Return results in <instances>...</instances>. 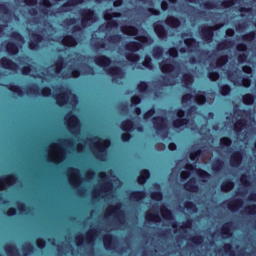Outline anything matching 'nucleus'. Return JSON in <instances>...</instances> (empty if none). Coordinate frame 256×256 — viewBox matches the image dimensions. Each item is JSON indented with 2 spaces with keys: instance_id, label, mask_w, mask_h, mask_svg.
Instances as JSON below:
<instances>
[{
  "instance_id": "f257e3e1",
  "label": "nucleus",
  "mask_w": 256,
  "mask_h": 256,
  "mask_svg": "<svg viewBox=\"0 0 256 256\" xmlns=\"http://www.w3.org/2000/svg\"><path fill=\"white\" fill-rule=\"evenodd\" d=\"M142 48H143V44L140 42L130 41L126 43L124 46V49L126 51H129V53L125 54L127 61L132 64L137 63L141 59V56L137 54V51H139V49H142Z\"/></svg>"
},
{
  "instance_id": "f03ea898",
  "label": "nucleus",
  "mask_w": 256,
  "mask_h": 256,
  "mask_svg": "<svg viewBox=\"0 0 256 256\" xmlns=\"http://www.w3.org/2000/svg\"><path fill=\"white\" fill-rule=\"evenodd\" d=\"M79 15L81 17V27L84 29L97 21V14H95L93 8H82L79 10Z\"/></svg>"
},
{
  "instance_id": "7ed1b4c3",
  "label": "nucleus",
  "mask_w": 256,
  "mask_h": 256,
  "mask_svg": "<svg viewBox=\"0 0 256 256\" xmlns=\"http://www.w3.org/2000/svg\"><path fill=\"white\" fill-rule=\"evenodd\" d=\"M93 141L96 142V159L99 161H103L105 155H107V147L111 144L109 140H102L101 137L95 136L92 138Z\"/></svg>"
},
{
  "instance_id": "20e7f679",
  "label": "nucleus",
  "mask_w": 256,
  "mask_h": 256,
  "mask_svg": "<svg viewBox=\"0 0 256 256\" xmlns=\"http://www.w3.org/2000/svg\"><path fill=\"white\" fill-rule=\"evenodd\" d=\"M217 28L211 25H203L200 27V36L204 43H213L215 37V31Z\"/></svg>"
},
{
  "instance_id": "39448f33",
  "label": "nucleus",
  "mask_w": 256,
  "mask_h": 256,
  "mask_svg": "<svg viewBox=\"0 0 256 256\" xmlns=\"http://www.w3.org/2000/svg\"><path fill=\"white\" fill-rule=\"evenodd\" d=\"M58 91H62L57 94L55 99L59 107H65L69 103V95H71V90L69 88L60 87Z\"/></svg>"
},
{
  "instance_id": "423d86ee",
  "label": "nucleus",
  "mask_w": 256,
  "mask_h": 256,
  "mask_svg": "<svg viewBox=\"0 0 256 256\" xmlns=\"http://www.w3.org/2000/svg\"><path fill=\"white\" fill-rule=\"evenodd\" d=\"M121 17V12H109L106 11L104 13V19L107 21L106 27H109L110 29L113 27H119V21L115 19H119Z\"/></svg>"
},
{
  "instance_id": "0eeeda50",
  "label": "nucleus",
  "mask_w": 256,
  "mask_h": 256,
  "mask_svg": "<svg viewBox=\"0 0 256 256\" xmlns=\"http://www.w3.org/2000/svg\"><path fill=\"white\" fill-rule=\"evenodd\" d=\"M95 235H97V229H91L86 234V238L83 235H79L76 237V245L77 247H83V241H86L89 245L93 244L95 241Z\"/></svg>"
},
{
  "instance_id": "6e6552de",
  "label": "nucleus",
  "mask_w": 256,
  "mask_h": 256,
  "mask_svg": "<svg viewBox=\"0 0 256 256\" xmlns=\"http://www.w3.org/2000/svg\"><path fill=\"white\" fill-rule=\"evenodd\" d=\"M26 93L27 95H42V97H51V88L46 86L39 92V86L37 84H33L27 88Z\"/></svg>"
},
{
  "instance_id": "1a4fd4ad",
  "label": "nucleus",
  "mask_w": 256,
  "mask_h": 256,
  "mask_svg": "<svg viewBox=\"0 0 256 256\" xmlns=\"http://www.w3.org/2000/svg\"><path fill=\"white\" fill-rule=\"evenodd\" d=\"M121 207H123V204L121 203H118L115 206H110L109 209L106 211V215L108 216L115 215V217L119 219L120 223H123L125 212L121 210Z\"/></svg>"
},
{
  "instance_id": "9d476101",
  "label": "nucleus",
  "mask_w": 256,
  "mask_h": 256,
  "mask_svg": "<svg viewBox=\"0 0 256 256\" xmlns=\"http://www.w3.org/2000/svg\"><path fill=\"white\" fill-rule=\"evenodd\" d=\"M44 39L45 38L43 37L42 34L37 32H32L31 40L28 42V48L31 51H37V49H39V43H43Z\"/></svg>"
},
{
  "instance_id": "9b49d317",
  "label": "nucleus",
  "mask_w": 256,
  "mask_h": 256,
  "mask_svg": "<svg viewBox=\"0 0 256 256\" xmlns=\"http://www.w3.org/2000/svg\"><path fill=\"white\" fill-rule=\"evenodd\" d=\"M68 117V127L70 131H73V135H78L79 127L81 126V122L79 121V117L74 114H67Z\"/></svg>"
},
{
  "instance_id": "f8f14e48",
  "label": "nucleus",
  "mask_w": 256,
  "mask_h": 256,
  "mask_svg": "<svg viewBox=\"0 0 256 256\" xmlns=\"http://www.w3.org/2000/svg\"><path fill=\"white\" fill-rule=\"evenodd\" d=\"M17 183V174H9L6 176L0 177V191L5 189V185L10 187V185H15Z\"/></svg>"
},
{
  "instance_id": "ddd939ff",
  "label": "nucleus",
  "mask_w": 256,
  "mask_h": 256,
  "mask_svg": "<svg viewBox=\"0 0 256 256\" xmlns=\"http://www.w3.org/2000/svg\"><path fill=\"white\" fill-rule=\"evenodd\" d=\"M163 21H158L153 24L154 33L157 35L158 38L161 39V41L167 39V29H165V26H163Z\"/></svg>"
},
{
  "instance_id": "4468645a",
  "label": "nucleus",
  "mask_w": 256,
  "mask_h": 256,
  "mask_svg": "<svg viewBox=\"0 0 256 256\" xmlns=\"http://www.w3.org/2000/svg\"><path fill=\"white\" fill-rule=\"evenodd\" d=\"M173 63H175V61L170 59H166L160 62L159 63L160 71L166 75H168L169 73H173V71H175V65H173Z\"/></svg>"
},
{
  "instance_id": "2eb2a0df",
  "label": "nucleus",
  "mask_w": 256,
  "mask_h": 256,
  "mask_svg": "<svg viewBox=\"0 0 256 256\" xmlns=\"http://www.w3.org/2000/svg\"><path fill=\"white\" fill-rule=\"evenodd\" d=\"M84 0H68L62 4L56 11V13H69V7H75L76 5H82Z\"/></svg>"
},
{
  "instance_id": "dca6fc26",
  "label": "nucleus",
  "mask_w": 256,
  "mask_h": 256,
  "mask_svg": "<svg viewBox=\"0 0 256 256\" xmlns=\"http://www.w3.org/2000/svg\"><path fill=\"white\" fill-rule=\"evenodd\" d=\"M0 66H2L3 69H8L10 71H17V69H19V64L7 57H2L0 59Z\"/></svg>"
},
{
  "instance_id": "f3484780",
  "label": "nucleus",
  "mask_w": 256,
  "mask_h": 256,
  "mask_svg": "<svg viewBox=\"0 0 256 256\" xmlns=\"http://www.w3.org/2000/svg\"><path fill=\"white\" fill-rule=\"evenodd\" d=\"M241 163H243V152L235 151L230 159L231 167H240Z\"/></svg>"
},
{
  "instance_id": "a211bd4d",
  "label": "nucleus",
  "mask_w": 256,
  "mask_h": 256,
  "mask_svg": "<svg viewBox=\"0 0 256 256\" xmlns=\"http://www.w3.org/2000/svg\"><path fill=\"white\" fill-rule=\"evenodd\" d=\"M94 63L99 67H109L111 65L112 60L109 56L106 55H99L94 57Z\"/></svg>"
},
{
  "instance_id": "6ab92c4d",
  "label": "nucleus",
  "mask_w": 256,
  "mask_h": 256,
  "mask_svg": "<svg viewBox=\"0 0 256 256\" xmlns=\"http://www.w3.org/2000/svg\"><path fill=\"white\" fill-rule=\"evenodd\" d=\"M120 129L124 133H133L135 131V122L131 119L123 120L120 124Z\"/></svg>"
},
{
  "instance_id": "aec40b11",
  "label": "nucleus",
  "mask_w": 256,
  "mask_h": 256,
  "mask_svg": "<svg viewBox=\"0 0 256 256\" xmlns=\"http://www.w3.org/2000/svg\"><path fill=\"white\" fill-rule=\"evenodd\" d=\"M152 123L154 125V129L156 131H163V129L167 128V124H165V118L163 116H156L152 119Z\"/></svg>"
},
{
  "instance_id": "412c9836",
  "label": "nucleus",
  "mask_w": 256,
  "mask_h": 256,
  "mask_svg": "<svg viewBox=\"0 0 256 256\" xmlns=\"http://www.w3.org/2000/svg\"><path fill=\"white\" fill-rule=\"evenodd\" d=\"M146 197L147 193H145V191L136 190L130 193L129 199L130 201H136V203H141V201H143V199H145Z\"/></svg>"
},
{
  "instance_id": "4be33fe9",
  "label": "nucleus",
  "mask_w": 256,
  "mask_h": 256,
  "mask_svg": "<svg viewBox=\"0 0 256 256\" xmlns=\"http://www.w3.org/2000/svg\"><path fill=\"white\" fill-rule=\"evenodd\" d=\"M184 189L190 193H197L199 191V185H197V179L190 178L185 184Z\"/></svg>"
},
{
  "instance_id": "5701e85b",
  "label": "nucleus",
  "mask_w": 256,
  "mask_h": 256,
  "mask_svg": "<svg viewBox=\"0 0 256 256\" xmlns=\"http://www.w3.org/2000/svg\"><path fill=\"white\" fill-rule=\"evenodd\" d=\"M107 75H110L112 79H116V77H121L123 75V69L119 66H112L106 69Z\"/></svg>"
},
{
  "instance_id": "b1692460",
  "label": "nucleus",
  "mask_w": 256,
  "mask_h": 256,
  "mask_svg": "<svg viewBox=\"0 0 256 256\" xmlns=\"http://www.w3.org/2000/svg\"><path fill=\"white\" fill-rule=\"evenodd\" d=\"M62 45L64 47H77V38L73 35H66L62 39Z\"/></svg>"
},
{
  "instance_id": "393cba45",
  "label": "nucleus",
  "mask_w": 256,
  "mask_h": 256,
  "mask_svg": "<svg viewBox=\"0 0 256 256\" xmlns=\"http://www.w3.org/2000/svg\"><path fill=\"white\" fill-rule=\"evenodd\" d=\"M113 239H114V237L112 236V234H106L103 237V245H104V249H106V251H111V250L115 249V246L113 245Z\"/></svg>"
},
{
  "instance_id": "a878e982",
  "label": "nucleus",
  "mask_w": 256,
  "mask_h": 256,
  "mask_svg": "<svg viewBox=\"0 0 256 256\" xmlns=\"http://www.w3.org/2000/svg\"><path fill=\"white\" fill-rule=\"evenodd\" d=\"M164 23L168 25V27H171L172 29H175L181 25V20L175 16H168Z\"/></svg>"
},
{
  "instance_id": "bb28decb",
  "label": "nucleus",
  "mask_w": 256,
  "mask_h": 256,
  "mask_svg": "<svg viewBox=\"0 0 256 256\" xmlns=\"http://www.w3.org/2000/svg\"><path fill=\"white\" fill-rule=\"evenodd\" d=\"M224 167L225 161L221 160L220 158L215 159L211 165V169L212 171H214V173H221Z\"/></svg>"
},
{
  "instance_id": "cd10ccee",
  "label": "nucleus",
  "mask_w": 256,
  "mask_h": 256,
  "mask_svg": "<svg viewBox=\"0 0 256 256\" xmlns=\"http://www.w3.org/2000/svg\"><path fill=\"white\" fill-rule=\"evenodd\" d=\"M189 125V119L188 118H177L176 120H173L172 127L174 129H181L182 127H187Z\"/></svg>"
},
{
  "instance_id": "c85d7f7f",
  "label": "nucleus",
  "mask_w": 256,
  "mask_h": 256,
  "mask_svg": "<svg viewBox=\"0 0 256 256\" xmlns=\"http://www.w3.org/2000/svg\"><path fill=\"white\" fill-rule=\"evenodd\" d=\"M121 31L122 33H124V35H132L133 37H135L139 33V29L131 25L122 26Z\"/></svg>"
},
{
  "instance_id": "c756f323",
  "label": "nucleus",
  "mask_w": 256,
  "mask_h": 256,
  "mask_svg": "<svg viewBox=\"0 0 256 256\" xmlns=\"http://www.w3.org/2000/svg\"><path fill=\"white\" fill-rule=\"evenodd\" d=\"M4 251L6 252V254L8 256H21L19 254V250L17 249V247L14 244H6L4 246Z\"/></svg>"
},
{
  "instance_id": "7c9ffc66",
  "label": "nucleus",
  "mask_w": 256,
  "mask_h": 256,
  "mask_svg": "<svg viewBox=\"0 0 256 256\" xmlns=\"http://www.w3.org/2000/svg\"><path fill=\"white\" fill-rule=\"evenodd\" d=\"M233 187H235V182H233V180H231V179H226L220 185V189H221V191H223V193H229V191H231L233 189Z\"/></svg>"
},
{
  "instance_id": "2f4dec72",
  "label": "nucleus",
  "mask_w": 256,
  "mask_h": 256,
  "mask_svg": "<svg viewBox=\"0 0 256 256\" xmlns=\"http://www.w3.org/2000/svg\"><path fill=\"white\" fill-rule=\"evenodd\" d=\"M182 83L185 89H190L191 85H193V75L191 73H184L182 75Z\"/></svg>"
},
{
  "instance_id": "473e14b6",
  "label": "nucleus",
  "mask_w": 256,
  "mask_h": 256,
  "mask_svg": "<svg viewBox=\"0 0 256 256\" xmlns=\"http://www.w3.org/2000/svg\"><path fill=\"white\" fill-rule=\"evenodd\" d=\"M6 51L8 55H18L19 53V46L15 42H8L6 44Z\"/></svg>"
},
{
  "instance_id": "72a5a7b5",
  "label": "nucleus",
  "mask_w": 256,
  "mask_h": 256,
  "mask_svg": "<svg viewBox=\"0 0 256 256\" xmlns=\"http://www.w3.org/2000/svg\"><path fill=\"white\" fill-rule=\"evenodd\" d=\"M232 225H233V222L231 221H228L222 225L221 233L223 236H225V238L231 237V235H233V233H231Z\"/></svg>"
},
{
  "instance_id": "f704fd0d",
  "label": "nucleus",
  "mask_w": 256,
  "mask_h": 256,
  "mask_svg": "<svg viewBox=\"0 0 256 256\" xmlns=\"http://www.w3.org/2000/svg\"><path fill=\"white\" fill-rule=\"evenodd\" d=\"M6 88L9 91H11V93H14L15 95H17L18 97H23V95H25L23 90L18 85L8 84V85H6Z\"/></svg>"
},
{
  "instance_id": "c9c22d12",
  "label": "nucleus",
  "mask_w": 256,
  "mask_h": 256,
  "mask_svg": "<svg viewBox=\"0 0 256 256\" xmlns=\"http://www.w3.org/2000/svg\"><path fill=\"white\" fill-rule=\"evenodd\" d=\"M245 127H247V119L242 118L234 124V131H236V133H241Z\"/></svg>"
},
{
  "instance_id": "e433bc0d",
  "label": "nucleus",
  "mask_w": 256,
  "mask_h": 256,
  "mask_svg": "<svg viewBox=\"0 0 256 256\" xmlns=\"http://www.w3.org/2000/svg\"><path fill=\"white\" fill-rule=\"evenodd\" d=\"M228 209H239V207H243V199L238 198L228 203Z\"/></svg>"
},
{
  "instance_id": "4c0bfd02",
  "label": "nucleus",
  "mask_w": 256,
  "mask_h": 256,
  "mask_svg": "<svg viewBox=\"0 0 256 256\" xmlns=\"http://www.w3.org/2000/svg\"><path fill=\"white\" fill-rule=\"evenodd\" d=\"M146 221H154L155 223H161V216L157 213H146L145 216Z\"/></svg>"
},
{
  "instance_id": "58836bf2",
  "label": "nucleus",
  "mask_w": 256,
  "mask_h": 256,
  "mask_svg": "<svg viewBox=\"0 0 256 256\" xmlns=\"http://www.w3.org/2000/svg\"><path fill=\"white\" fill-rule=\"evenodd\" d=\"M160 211L163 219H168V220L173 219V212H171V210L166 206H162Z\"/></svg>"
},
{
  "instance_id": "ea45409f",
  "label": "nucleus",
  "mask_w": 256,
  "mask_h": 256,
  "mask_svg": "<svg viewBox=\"0 0 256 256\" xmlns=\"http://www.w3.org/2000/svg\"><path fill=\"white\" fill-rule=\"evenodd\" d=\"M202 153H203V150L201 148H198V149L190 152L189 153L190 161H199V157H201Z\"/></svg>"
},
{
  "instance_id": "a19ab883",
  "label": "nucleus",
  "mask_w": 256,
  "mask_h": 256,
  "mask_svg": "<svg viewBox=\"0 0 256 256\" xmlns=\"http://www.w3.org/2000/svg\"><path fill=\"white\" fill-rule=\"evenodd\" d=\"M152 56L154 59H161L163 57V47L155 46L152 49Z\"/></svg>"
},
{
  "instance_id": "79ce46f5",
  "label": "nucleus",
  "mask_w": 256,
  "mask_h": 256,
  "mask_svg": "<svg viewBox=\"0 0 256 256\" xmlns=\"http://www.w3.org/2000/svg\"><path fill=\"white\" fill-rule=\"evenodd\" d=\"M219 92L223 97H227V95H231V86L227 84L220 85Z\"/></svg>"
},
{
  "instance_id": "37998d69",
  "label": "nucleus",
  "mask_w": 256,
  "mask_h": 256,
  "mask_svg": "<svg viewBox=\"0 0 256 256\" xmlns=\"http://www.w3.org/2000/svg\"><path fill=\"white\" fill-rule=\"evenodd\" d=\"M233 45V41L231 40H224L217 44L218 51H225V49H228V47H231Z\"/></svg>"
},
{
  "instance_id": "c03bdc74",
  "label": "nucleus",
  "mask_w": 256,
  "mask_h": 256,
  "mask_svg": "<svg viewBox=\"0 0 256 256\" xmlns=\"http://www.w3.org/2000/svg\"><path fill=\"white\" fill-rule=\"evenodd\" d=\"M41 5L44 8V9L41 10V13H43V15H49V8L53 7V4L51 3V1L42 0Z\"/></svg>"
},
{
  "instance_id": "a18cd8bd",
  "label": "nucleus",
  "mask_w": 256,
  "mask_h": 256,
  "mask_svg": "<svg viewBox=\"0 0 256 256\" xmlns=\"http://www.w3.org/2000/svg\"><path fill=\"white\" fill-rule=\"evenodd\" d=\"M244 105H253L255 103V96L253 94H245L242 97Z\"/></svg>"
},
{
  "instance_id": "49530a36",
  "label": "nucleus",
  "mask_w": 256,
  "mask_h": 256,
  "mask_svg": "<svg viewBox=\"0 0 256 256\" xmlns=\"http://www.w3.org/2000/svg\"><path fill=\"white\" fill-rule=\"evenodd\" d=\"M139 93H147L149 91V82L140 81L137 85Z\"/></svg>"
},
{
  "instance_id": "de8ad7c7",
  "label": "nucleus",
  "mask_w": 256,
  "mask_h": 256,
  "mask_svg": "<svg viewBox=\"0 0 256 256\" xmlns=\"http://www.w3.org/2000/svg\"><path fill=\"white\" fill-rule=\"evenodd\" d=\"M123 39V36L121 34H114L110 35L107 40L109 43H113L114 45H117V43H121V40Z\"/></svg>"
},
{
  "instance_id": "09e8293b",
  "label": "nucleus",
  "mask_w": 256,
  "mask_h": 256,
  "mask_svg": "<svg viewBox=\"0 0 256 256\" xmlns=\"http://www.w3.org/2000/svg\"><path fill=\"white\" fill-rule=\"evenodd\" d=\"M184 44L188 49H195L197 47V40L195 38L184 39Z\"/></svg>"
},
{
  "instance_id": "8fccbe9b",
  "label": "nucleus",
  "mask_w": 256,
  "mask_h": 256,
  "mask_svg": "<svg viewBox=\"0 0 256 256\" xmlns=\"http://www.w3.org/2000/svg\"><path fill=\"white\" fill-rule=\"evenodd\" d=\"M256 32L250 31L244 35L241 36L242 41H255Z\"/></svg>"
},
{
  "instance_id": "3c124183",
  "label": "nucleus",
  "mask_w": 256,
  "mask_h": 256,
  "mask_svg": "<svg viewBox=\"0 0 256 256\" xmlns=\"http://www.w3.org/2000/svg\"><path fill=\"white\" fill-rule=\"evenodd\" d=\"M143 67L146 69H153V58L151 56H145L144 61L142 62Z\"/></svg>"
},
{
  "instance_id": "603ef678",
  "label": "nucleus",
  "mask_w": 256,
  "mask_h": 256,
  "mask_svg": "<svg viewBox=\"0 0 256 256\" xmlns=\"http://www.w3.org/2000/svg\"><path fill=\"white\" fill-rule=\"evenodd\" d=\"M197 173H198L200 179H202L203 183H207V179H209V177H211V174H209V172L202 170V169H198Z\"/></svg>"
},
{
  "instance_id": "864d4df0",
  "label": "nucleus",
  "mask_w": 256,
  "mask_h": 256,
  "mask_svg": "<svg viewBox=\"0 0 256 256\" xmlns=\"http://www.w3.org/2000/svg\"><path fill=\"white\" fill-rule=\"evenodd\" d=\"M63 65H65V59L60 57L55 63V72L61 73V69H63Z\"/></svg>"
},
{
  "instance_id": "5fc2aeb1",
  "label": "nucleus",
  "mask_w": 256,
  "mask_h": 256,
  "mask_svg": "<svg viewBox=\"0 0 256 256\" xmlns=\"http://www.w3.org/2000/svg\"><path fill=\"white\" fill-rule=\"evenodd\" d=\"M150 197L153 201H163V192L154 191L150 194Z\"/></svg>"
},
{
  "instance_id": "6e6d98bb",
  "label": "nucleus",
  "mask_w": 256,
  "mask_h": 256,
  "mask_svg": "<svg viewBox=\"0 0 256 256\" xmlns=\"http://www.w3.org/2000/svg\"><path fill=\"white\" fill-rule=\"evenodd\" d=\"M241 83H242V87L249 89L251 87V78L247 75H243Z\"/></svg>"
},
{
  "instance_id": "4d7b16f0",
  "label": "nucleus",
  "mask_w": 256,
  "mask_h": 256,
  "mask_svg": "<svg viewBox=\"0 0 256 256\" xmlns=\"http://www.w3.org/2000/svg\"><path fill=\"white\" fill-rule=\"evenodd\" d=\"M220 145L222 147H230L231 145H233V140H231V138L229 137H222L220 139Z\"/></svg>"
},
{
  "instance_id": "13d9d810",
  "label": "nucleus",
  "mask_w": 256,
  "mask_h": 256,
  "mask_svg": "<svg viewBox=\"0 0 256 256\" xmlns=\"http://www.w3.org/2000/svg\"><path fill=\"white\" fill-rule=\"evenodd\" d=\"M227 61H229V56L227 55H222L218 58V60L216 61V65L218 67H223V65H225L227 63Z\"/></svg>"
},
{
  "instance_id": "bf43d9fd",
  "label": "nucleus",
  "mask_w": 256,
  "mask_h": 256,
  "mask_svg": "<svg viewBox=\"0 0 256 256\" xmlns=\"http://www.w3.org/2000/svg\"><path fill=\"white\" fill-rule=\"evenodd\" d=\"M33 245L31 243H27L26 245H24L22 247V250H23V253H24V256H27L29 255L30 253H33Z\"/></svg>"
},
{
  "instance_id": "052dcab7",
  "label": "nucleus",
  "mask_w": 256,
  "mask_h": 256,
  "mask_svg": "<svg viewBox=\"0 0 256 256\" xmlns=\"http://www.w3.org/2000/svg\"><path fill=\"white\" fill-rule=\"evenodd\" d=\"M237 3V0H224L221 2V7L224 9H229V7H233Z\"/></svg>"
},
{
  "instance_id": "680f3d73",
  "label": "nucleus",
  "mask_w": 256,
  "mask_h": 256,
  "mask_svg": "<svg viewBox=\"0 0 256 256\" xmlns=\"http://www.w3.org/2000/svg\"><path fill=\"white\" fill-rule=\"evenodd\" d=\"M153 115H155V108H150L148 111H146L143 114L144 121H149V119H151V117H153Z\"/></svg>"
},
{
  "instance_id": "e2e57ef3",
  "label": "nucleus",
  "mask_w": 256,
  "mask_h": 256,
  "mask_svg": "<svg viewBox=\"0 0 256 256\" xmlns=\"http://www.w3.org/2000/svg\"><path fill=\"white\" fill-rule=\"evenodd\" d=\"M208 79H210V81H218L219 80V72L217 71H210L207 74Z\"/></svg>"
},
{
  "instance_id": "0e129e2a",
  "label": "nucleus",
  "mask_w": 256,
  "mask_h": 256,
  "mask_svg": "<svg viewBox=\"0 0 256 256\" xmlns=\"http://www.w3.org/2000/svg\"><path fill=\"white\" fill-rule=\"evenodd\" d=\"M184 206H185V209H187V211H197V206L195 205V203L191 201L185 202Z\"/></svg>"
},
{
  "instance_id": "69168bd1",
  "label": "nucleus",
  "mask_w": 256,
  "mask_h": 256,
  "mask_svg": "<svg viewBox=\"0 0 256 256\" xmlns=\"http://www.w3.org/2000/svg\"><path fill=\"white\" fill-rule=\"evenodd\" d=\"M223 250L230 256L235 255V251H233V246L231 244H224Z\"/></svg>"
},
{
  "instance_id": "338daca9",
  "label": "nucleus",
  "mask_w": 256,
  "mask_h": 256,
  "mask_svg": "<svg viewBox=\"0 0 256 256\" xmlns=\"http://www.w3.org/2000/svg\"><path fill=\"white\" fill-rule=\"evenodd\" d=\"M11 39H14L15 41H23V35L21 33L14 31L10 35Z\"/></svg>"
},
{
  "instance_id": "774afa93",
  "label": "nucleus",
  "mask_w": 256,
  "mask_h": 256,
  "mask_svg": "<svg viewBox=\"0 0 256 256\" xmlns=\"http://www.w3.org/2000/svg\"><path fill=\"white\" fill-rule=\"evenodd\" d=\"M246 213H248V215H256V204H251L246 207Z\"/></svg>"
}]
</instances>
